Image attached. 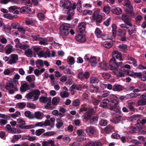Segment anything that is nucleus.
Segmentation results:
<instances>
[{
    "label": "nucleus",
    "mask_w": 146,
    "mask_h": 146,
    "mask_svg": "<svg viewBox=\"0 0 146 146\" xmlns=\"http://www.w3.org/2000/svg\"><path fill=\"white\" fill-rule=\"evenodd\" d=\"M115 57L119 61L123 60L121 53L117 51H114L112 53V58L110 60V65H112L113 66H117L118 65V63L115 60Z\"/></svg>",
    "instance_id": "1"
},
{
    "label": "nucleus",
    "mask_w": 146,
    "mask_h": 146,
    "mask_svg": "<svg viewBox=\"0 0 146 146\" xmlns=\"http://www.w3.org/2000/svg\"><path fill=\"white\" fill-rule=\"evenodd\" d=\"M40 94V92L39 90H33L28 93L25 96V98L28 100L31 99H33V100L35 101L38 99Z\"/></svg>",
    "instance_id": "2"
},
{
    "label": "nucleus",
    "mask_w": 146,
    "mask_h": 146,
    "mask_svg": "<svg viewBox=\"0 0 146 146\" xmlns=\"http://www.w3.org/2000/svg\"><path fill=\"white\" fill-rule=\"evenodd\" d=\"M70 26L68 23H64L61 25L60 27V35L66 36L69 33Z\"/></svg>",
    "instance_id": "3"
},
{
    "label": "nucleus",
    "mask_w": 146,
    "mask_h": 146,
    "mask_svg": "<svg viewBox=\"0 0 146 146\" xmlns=\"http://www.w3.org/2000/svg\"><path fill=\"white\" fill-rule=\"evenodd\" d=\"M125 9L127 13L130 17H135L136 15L133 11V9L131 5L129 3H126L124 5Z\"/></svg>",
    "instance_id": "4"
},
{
    "label": "nucleus",
    "mask_w": 146,
    "mask_h": 146,
    "mask_svg": "<svg viewBox=\"0 0 146 146\" xmlns=\"http://www.w3.org/2000/svg\"><path fill=\"white\" fill-rule=\"evenodd\" d=\"M6 89L9 91L10 94H13L15 91H17V87L14 85L11 81H9L7 83Z\"/></svg>",
    "instance_id": "5"
},
{
    "label": "nucleus",
    "mask_w": 146,
    "mask_h": 146,
    "mask_svg": "<svg viewBox=\"0 0 146 146\" xmlns=\"http://www.w3.org/2000/svg\"><path fill=\"white\" fill-rule=\"evenodd\" d=\"M72 4L70 1H65L64 2L60 1V6L62 7H64V9H66L68 11L71 9Z\"/></svg>",
    "instance_id": "6"
},
{
    "label": "nucleus",
    "mask_w": 146,
    "mask_h": 146,
    "mask_svg": "<svg viewBox=\"0 0 146 146\" xmlns=\"http://www.w3.org/2000/svg\"><path fill=\"white\" fill-rule=\"evenodd\" d=\"M110 68L111 70H113L117 77H122L124 76V74L123 72L119 70L117 68L113 66L112 65H110Z\"/></svg>",
    "instance_id": "7"
},
{
    "label": "nucleus",
    "mask_w": 146,
    "mask_h": 146,
    "mask_svg": "<svg viewBox=\"0 0 146 146\" xmlns=\"http://www.w3.org/2000/svg\"><path fill=\"white\" fill-rule=\"evenodd\" d=\"M93 19L94 21H96V24L97 25H99V23H100L102 19L101 16L99 15L98 11H95L93 15Z\"/></svg>",
    "instance_id": "8"
},
{
    "label": "nucleus",
    "mask_w": 146,
    "mask_h": 146,
    "mask_svg": "<svg viewBox=\"0 0 146 146\" xmlns=\"http://www.w3.org/2000/svg\"><path fill=\"white\" fill-rule=\"evenodd\" d=\"M119 104V102L116 99H112L108 101V106L110 107V110H113L116 108Z\"/></svg>",
    "instance_id": "9"
},
{
    "label": "nucleus",
    "mask_w": 146,
    "mask_h": 146,
    "mask_svg": "<svg viewBox=\"0 0 146 146\" xmlns=\"http://www.w3.org/2000/svg\"><path fill=\"white\" fill-rule=\"evenodd\" d=\"M128 25V26L130 27V29H129L128 30L129 34V35H132L133 34L136 33L137 31V27L135 25H132L131 23H129Z\"/></svg>",
    "instance_id": "10"
},
{
    "label": "nucleus",
    "mask_w": 146,
    "mask_h": 146,
    "mask_svg": "<svg viewBox=\"0 0 146 146\" xmlns=\"http://www.w3.org/2000/svg\"><path fill=\"white\" fill-rule=\"evenodd\" d=\"M18 56L16 54H11L10 56V59L8 62V63L12 64L16 63L18 60Z\"/></svg>",
    "instance_id": "11"
},
{
    "label": "nucleus",
    "mask_w": 146,
    "mask_h": 146,
    "mask_svg": "<svg viewBox=\"0 0 146 146\" xmlns=\"http://www.w3.org/2000/svg\"><path fill=\"white\" fill-rule=\"evenodd\" d=\"M86 26V25L85 22H81L77 28V32L79 33H83L85 31Z\"/></svg>",
    "instance_id": "12"
},
{
    "label": "nucleus",
    "mask_w": 146,
    "mask_h": 146,
    "mask_svg": "<svg viewBox=\"0 0 146 146\" xmlns=\"http://www.w3.org/2000/svg\"><path fill=\"white\" fill-rule=\"evenodd\" d=\"M100 81L99 79L96 77L92 76L90 78V83L94 87L96 86Z\"/></svg>",
    "instance_id": "13"
},
{
    "label": "nucleus",
    "mask_w": 146,
    "mask_h": 146,
    "mask_svg": "<svg viewBox=\"0 0 146 146\" xmlns=\"http://www.w3.org/2000/svg\"><path fill=\"white\" fill-rule=\"evenodd\" d=\"M96 131V129L94 127L91 126L87 127L86 129V132L89 135L94 134Z\"/></svg>",
    "instance_id": "14"
},
{
    "label": "nucleus",
    "mask_w": 146,
    "mask_h": 146,
    "mask_svg": "<svg viewBox=\"0 0 146 146\" xmlns=\"http://www.w3.org/2000/svg\"><path fill=\"white\" fill-rule=\"evenodd\" d=\"M5 49L6 50V54H10L14 50L13 46L9 44H8L5 46Z\"/></svg>",
    "instance_id": "15"
},
{
    "label": "nucleus",
    "mask_w": 146,
    "mask_h": 146,
    "mask_svg": "<svg viewBox=\"0 0 146 146\" xmlns=\"http://www.w3.org/2000/svg\"><path fill=\"white\" fill-rule=\"evenodd\" d=\"M76 40L78 42H84L86 40L85 37L83 35H78L76 36Z\"/></svg>",
    "instance_id": "16"
},
{
    "label": "nucleus",
    "mask_w": 146,
    "mask_h": 146,
    "mask_svg": "<svg viewBox=\"0 0 146 146\" xmlns=\"http://www.w3.org/2000/svg\"><path fill=\"white\" fill-rule=\"evenodd\" d=\"M42 144V146H56L54 143V141L52 140L43 141Z\"/></svg>",
    "instance_id": "17"
},
{
    "label": "nucleus",
    "mask_w": 146,
    "mask_h": 146,
    "mask_svg": "<svg viewBox=\"0 0 146 146\" xmlns=\"http://www.w3.org/2000/svg\"><path fill=\"white\" fill-rule=\"evenodd\" d=\"M30 89V88L29 85L27 84L26 83L23 84L20 88V90L22 92H24Z\"/></svg>",
    "instance_id": "18"
},
{
    "label": "nucleus",
    "mask_w": 146,
    "mask_h": 146,
    "mask_svg": "<svg viewBox=\"0 0 146 146\" xmlns=\"http://www.w3.org/2000/svg\"><path fill=\"white\" fill-rule=\"evenodd\" d=\"M132 17H130L129 15L125 14H123L121 16V20L124 22H130L129 21L131 20V18Z\"/></svg>",
    "instance_id": "19"
},
{
    "label": "nucleus",
    "mask_w": 146,
    "mask_h": 146,
    "mask_svg": "<svg viewBox=\"0 0 146 146\" xmlns=\"http://www.w3.org/2000/svg\"><path fill=\"white\" fill-rule=\"evenodd\" d=\"M121 115H117L110 119V121L114 123H118L121 121Z\"/></svg>",
    "instance_id": "20"
},
{
    "label": "nucleus",
    "mask_w": 146,
    "mask_h": 146,
    "mask_svg": "<svg viewBox=\"0 0 146 146\" xmlns=\"http://www.w3.org/2000/svg\"><path fill=\"white\" fill-rule=\"evenodd\" d=\"M142 128H139L138 126L136 127H133L131 128L130 129V132L133 133H137L138 132H142L141 131Z\"/></svg>",
    "instance_id": "21"
},
{
    "label": "nucleus",
    "mask_w": 146,
    "mask_h": 146,
    "mask_svg": "<svg viewBox=\"0 0 146 146\" xmlns=\"http://www.w3.org/2000/svg\"><path fill=\"white\" fill-rule=\"evenodd\" d=\"M34 115L35 118L38 119H41L43 118V114L40 111H38L35 113Z\"/></svg>",
    "instance_id": "22"
},
{
    "label": "nucleus",
    "mask_w": 146,
    "mask_h": 146,
    "mask_svg": "<svg viewBox=\"0 0 146 146\" xmlns=\"http://www.w3.org/2000/svg\"><path fill=\"white\" fill-rule=\"evenodd\" d=\"M92 115L90 114L88 112H87L85 113L84 115L82 116V117L83 119V120L86 121H87L89 119H90Z\"/></svg>",
    "instance_id": "23"
},
{
    "label": "nucleus",
    "mask_w": 146,
    "mask_h": 146,
    "mask_svg": "<svg viewBox=\"0 0 146 146\" xmlns=\"http://www.w3.org/2000/svg\"><path fill=\"white\" fill-rule=\"evenodd\" d=\"M112 12L114 14L117 15H119L122 13V10L119 7H115L113 9Z\"/></svg>",
    "instance_id": "24"
},
{
    "label": "nucleus",
    "mask_w": 146,
    "mask_h": 146,
    "mask_svg": "<svg viewBox=\"0 0 146 146\" xmlns=\"http://www.w3.org/2000/svg\"><path fill=\"white\" fill-rule=\"evenodd\" d=\"M123 89V87L122 86L115 84L113 86V90L114 91L119 92Z\"/></svg>",
    "instance_id": "25"
},
{
    "label": "nucleus",
    "mask_w": 146,
    "mask_h": 146,
    "mask_svg": "<svg viewBox=\"0 0 146 146\" xmlns=\"http://www.w3.org/2000/svg\"><path fill=\"white\" fill-rule=\"evenodd\" d=\"M108 101L109 100L108 99H104L102 102L101 103L100 105V106L104 108H106L107 106H108Z\"/></svg>",
    "instance_id": "26"
},
{
    "label": "nucleus",
    "mask_w": 146,
    "mask_h": 146,
    "mask_svg": "<svg viewBox=\"0 0 146 146\" xmlns=\"http://www.w3.org/2000/svg\"><path fill=\"white\" fill-rule=\"evenodd\" d=\"M96 57L91 56L89 62L91 63V65L92 66H95L96 64Z\"/></svg>",
    "instance_id": "27"
},
{
    "label": "nucleus",
    "mask_w": 146,
    "mask_h": 146,
    "mask_svg": "<svg viewBox=\"0 0 146 146\" xmlns=\"http://www.w3.org/2000/svg\"><path fill=\"white\" fill-rule=\"evenodd\" d=\"M127 74L131 76H133L134 75H135L138 78H140L141 76L142 75L141 72H132V73H130V72H129L128 71H127Z\"/></svg>",
    "instance_id": "28"
},
{
    "label": "nucleus",
    "mask_w": 146,
    "mask_h": 146,
    "mask_svg": "<svg viewBox=\"0 0 146 146\" xmlns=\"http://www.w3.org/2000/svg\"><path fill=\"white\" fill-rule=\"evenodd\" d=\"M33 52L31 49L28 48L25 51V54L28 57H31L32 56Z\"/></svg>",
    "instance_id": "29"
},
{
    "label": "nucleus",
    "mask_w": 146,
    "mask_h": 146,
    "mask_svg": "<svg viewBox=\"0 0 146 146\" xmlns=\"http://www.w3.org/2000/svg\"><path fill=\"white\" fill-rule=\"evenodd\" d=\"M102 144L101 142H90L87 144L86 146H102Z\"/></svg>",
    "instance_id": "30"
},
{
    "label": "nucleus",
    "mask_w": 146,
    "mask_h": 146,
    "mask_svg": "<svg viewBox=\"0 0 146 146\" xmlns=\"http://www.w3.org/2000/svg\"><path fill=\"white\" fill-rule=\"evenodd\" d=\"M95 33L96 35L98 38H100L102 35V32L98 28H96Z\"/></svg>",
    "instance_id": "31"
},
{
    "label": "nucleus",
    "mask_w": 146,
    "mask_h": 146,
    "mask_svg": "<svg viewBox=\"0 0 146 146\" xmlns=\"http://www.w3.org/2000/svg\"><path fill=\"white\" fill-rule=\"evenodd\" d=\"M60 101V98L58 97H55L52 100V102L54 105H56Z\"/></svg>",
    "instance_id": "32"
},
{
    "label": "nucleus",
    "mask_w": 146,
    "mask_h": 146,
    "mask_svg": "<svg viewBox=\"0 0 146 146\" xmlns=\"http://www.w3.org/2000/svg\"><path fill=\"white\" fill-rule=\"evenodd\" d=\"M39 41V44H40L46 45L48 44L47 40L44 38L40 37Z\"/></svg>",
    "instance_id": "33"
},
{
    "label": "nucleus",
    "mask_w": 146,
    "mask_h": 146,
    "mask_svg": "<svg viewBox=\"0 0 146 146\" xmlns=\"http://www.w3.org/2000/svg\"><path fill=\"white\" fill-rule=\"evenodd\" d=\"M60 95L62 98H67L69 96V93L65 91L62 92L60 93Z\"/></svg>",
    "instance_id": "34"
},
{
    "label": "nucleus",
    "mask_w": 146,
    "mask_h": 146,
    "mask_svg": "<svg viewBox=\"0 0 146 146\" xmlns=\"http://www.w3.org/2000/svg\"><path fill=\"white\" fill-rule=\"evenodd\" d=\"M117 26L115 24H113L112 25V35L114 37H115L116 36L117 34Z\"/></svg>",
    "instance_id": "35"
},
{
    "label": "nucleus",
    "mask_w": 146,
    "mask_h": 146,
    "mask_svg": "<svg viewBox=\"0 0 146 146\" xmlns=\"http://www.w3.org/2000/svg\"><path fill=\"white\" fill-rule=\"evenodd\" d=\"M21 137V135H15L13 138L11 140V141L13 143H15Z\"/></svg>",
    "instance_id": "36"
},
{
    "label": "nucleus",
    "mask_w": 146,
    "mask_h": 146,
    "mask_svg": "<svg viewBox=\"0 0 146 146\" xmlns=\"http://www.w3.org/2000/svg\"><path fill=\"white\" fill-rule=\"evenodd\" d=\"M99 67L102 69H106L107 68L106 63L104 61L100 63Z\"/></svg>",
    "instance_id": "37"
},
{
    "label": "nucleus",
    "mask_w": 146,
    "mask_h": 146,
    "mask_svg": "<svg viewBox=\"0 0 146 146\" xmlns=\"http://www.w3.org/2000/svg\"><path fill=\"white\" fill-rule=\"evenodd\" d=\"M125 23H122L119 26L120 27L123 29H128L129 28L128 27V24L129 23H130V22H124Z\"/></svg>",
    "instance_id": "38"
},
{
    "label": "nucleus",
    "mask_w": 146,
    "mask_h": 146,
    "mask_svg": "<svg viewBox=\"0 0 146 146\" xmlns=\"http://www.w3.org/2000/svg\"><path fill=\"white\" fill-rule=\"evenodd\" d=\"M80 104V101L78 99H77L72 102V105L74 106H79Z\"/></svg>",
    "instance_id": "39"
},
{
    "label": "nucleus",
    "mask_w": 146,
    "mask_h": 146,
    "mask_svg": "<svg viewBox=\"0 0 146 146\" xmlns=\"http://www.w3.org/2000/svg\"><path fill=\"white\" fill-rule=\"evenodd\" d=\"M110 92L109 91H104L103 92V94L101 96H100V98L106 97L110 94Z\"/></svg>",
    "instance_id": "40"
},
{
    "label": "nucleus",
    "mask_w": 146,
    "mask_h": 146,
    "mask_svg": "<svg viewBox=\"0 0 146 146\" xmlns=\"http://www.w3.org/2000/svg\"><path fill=\"white\" fill-rule=\"evenodd\" d=\"M25 116L29 119H32L34 118L33 115L31 114V112L29 111H26L25 113Z\"/></svg>",
    "instance_id": "41"
},
{
    "label": "nucleus",
    "mask_w": 146,
    "mask_h": 146,
    "mask_svg": "<svg viewBox=\"0 0 146 146\" xmlns=\"http://www.w3.org/2000/svg\"><path fill=\"white\" fill-rule=\"evenodd\" d=\"M45 131L43 129H41L36 130L35 131L36 134L37 136H40L42 133Z\"/></svg>",
    "instance_id": "42"
},
{
    "label": "nucleus",
    "mask_w": 146,
    "mask_h": 146,
    "mask_svg": "<svg viewBox=\"0 0 146 146\" xmlns=\"http://www.w3.org/2000/svg\"><path fill=\"white\" fill-rule=\"evenodd\" d=\"M20 113L19 111H17L15 113H13L11 115V117L14 119L20 117Z\"/></svg>",
    "instance_id": "43"
},
{
    "label": "nucleus",
    "mask_w": 146,
    "mask_h": 146,
    "mask_svg": "<svg viewBox=\"0 0 146 146\" xmlns=\"http://www.w3.org/2000/svg\"><path fill=\"white\" fill-rule=\"evenodd\" d=\"M91 100L93 104L95 105H97L100 102L99 100L93 97H91Z\"/></svg>",
    "instance_id": "44"
},
{
    "label": "nucleus",
    "mask_w": 146,
    "mask_h": 146,
    "mask_svg": "<svg viewBox=\"0 0 146 146\" xmlns=\"http://www.w3.org/2000/svg\"><path fill=\"white\" fill-rule=\"evenodd\" d=\"M76 138L78 139V141H83L85 140L86 139L84 135V134H82L79 135H77Z\"/></svg>",
    "instance_id": "45"
},
{
    "label": "nucleus",
    "mask_w": 146,
    "mask_h": 146,
    "mask_svg": "<svg viewBox=\"0 0 146 146\" xmlns=\"http://www.w3.org/2000/svg\"><path fill=\"white\" fill-rule=\"evenodd\" d=\"M32 48L34 53L37 54L38 53L40 49V48L39 46H33Z\"/></svg>",
    "instance_id": "46"
},
{
    "label": "nucleus",
    "mask_w": 146,
    "mask_h": 146,
    "mask_svg": "<svg viewBox=\"0 0 146 146\" xmlns=\"http://www.w3.org/2000/svg\"><path fill=\"white\" fill-rule=\"evenodd\" d=\"M103 11L104 12L107 14H108L110 11V9L108 5L105 6L103 8Z\"/></svg>",
    "instance_id": "47"
},
{
    "label": "nucleus",
    "mask_w": 146,
    "mask_h": 146,
    "mask_svg": "<svg viewBox=\"0 0 146 146\" xmlns=\"http://www.w3.org/2000/svg\"><path fill=\"white\" fill-rule=\"evenodd\" d=\"M21 130L18 128H13L11 133H21Z\"/></svg>",
    "instance_id": "48"
},
{
    "label": "nucleus",
    "mask_w": 146,
    "mask_h": 146,
    "mask_svg": "<svg viewBox=\"0 0 146 146\" xmlns=\"http://www.w3.org/2000/svg\"><path fill=\"white\" fill-rule=\"evenodd\" d=\"M138 104L139 105H145L146 104V100L143 99L139 100L138 101Z\"/></svg>",
    "instance_id": "49"
},
{
    "label": "nucleus",
    "mask_w": 146,
    "mask_h": 146,
    "mask_svg": "<svg viewBox=\"0 0 146 146\" xmlns=\"http://www.w3.org/2000/svg\"><path fill=\"white\" fill-rule=\"evenodd\" d=\"M113 127L110 125H109L104 129V131H105L109 132L111 131L113 129Z\"/></svg>",
    "instance_id": "50"
},
{
    "label": "nucleus",
    "mask_w": 146,
    "mask_h": 146,
    "mask_svg": "<svg viewBox=\"0 0 146 146\" xmlns=\"http://www.w3.org/2000/svg\"><path fill=\"white\" fill-rule=\"evenodd\" d=\"M19 127L22 129H29L33 128L34 126L33 125H31L22 127Z\"/></svg>",
    "instance_id": "51"
},
{
    "label": "nucleus",
    "mask_w": 146,
    "mask_h": 146,
    "mask_svg": "<svg viewBox=\"0 0 146 146\" xmlns=\"http://www.w3.org/2000/svg\"><path fill=\"white\" fill-rule=\"evenodd\" d=\"M134 103L133 102L129 103L128 104V106L129 109L132 111H135V109L133 107V105H134Z\"/></svg>",
    "instance_id": "52"
},
{
    "label": "nucleus",
    "mask_w": 146,
    "mask_h": 146,
    "mask_svg": "<svg viewBox=\"0 0 146 146\" xmlns=\"http://www.w3.org/2000/svg\"><path fill=\"white\" fill-rule=\"evenodd\" d=\"M18 107L20 109H23L26 106L25 103L24 102H20L17 104Z\"/></svg>",
    "instance_id": "53"
},
{
    "label": "nucleus",
    "mask_w": 146,
    "mask_h": 146,
    "mask_svg": "<svg viewBox=\"0 0 146 146\" xmlns=\"http://www.w3.org/2000/svg\"><path fill=\"white\" fill-rule=\"evenodd\" d=\"M119 47L123 51L126 50L127 48L126 45L124 44H121L119 45Z\"/></svg>",
    "instance_id": "54"
},
{
    "label": "nucleus",
    "mask_w": 146,
    "mask_h": 146,
    "mask_svg": "<svg viewBox=\"0 0 146 146\" xmlns=\"http://www.w3.org/2000/svg\"><path fill=\"white\" fill-rule=\"evenodd\" d=\"M100 125L102 126H105L107 124V121L104 119H101L99 122Z\"/></svg>",
    "instance_id": "55"
},
{
    "label": "nucleus",
    "mask_w": 146,
    "mask_h": 146,
    "mask_svg": "<svg viewBox=\"0 0 146 146\" xmlns=\"http://www.w3.org/2000/svg\"><path fill=\"white\" fill-rule=\"evenodd\" d=\"M26 78V80L29 82H30L32 80L34 81L35 79V77L32 78L30 75H28L27 76Z\"/></svg>",
    "instance_id": "56"
},
{
    "label": "nucleus",
    "mask_w": 146,
    "mask_h": 146,
    "mask_svg": "<svg viewBox=\"0 0 146 146\" xmlns=\"http://www.w3.org/2000/svg\"><path fill=\"white\" fill-rule=\"evenodd\" d=\"M4 16L7 18H8L10 19H12L14 17L12 16L10 14H5L4 15Z\"/></svg>",
    "instance_id": "57"
},
{
    "label": "nucleus",
    "mask_w": 146,
    "mask_h": 146,
    "mask_svg": "<svg viewBox=\"0 0 146 146\" xmlns=\"http://www.w3.org/2000/svg\"><path fill=\"white\" fill-rule=\"evenodd\" d=\"M111 137L112 138L117 139H118L120 138L119 135L116 133H113L111 135Z\"/></svg>",
    "instance_id": "58"
},
{
    "label": "nucleus",
    "mask_w": 146,
    "mask_h": 146,
    "mask_svg": "<svg viewBox=\"0 0 146 146\" xmlns=\"http://www.w3.org/2000/svg\"><path fill=\"white\" fill-rule=\"evenodd\" d=\"M38 19L41 20H43L44 18V15L42 13H39L37 15Z\"/></svg>",
    "instance_id": "59"
},
{
    "label": "nucleus",
    "mask_w": 146,
    "mask_h": 146,
    "mask_svg": "<svg viewBox=\"0 0 146 146\" xmlns=\"http://www.w3.org/2000/svg\"><path fill=\"white\" fill-rule=\"evenodd\" d=\"M31 37L34 40H38L40 39V37L39 36L37 35H35L34 34L32 35H31Z\"/></svg>",
    "instance_id": "60"
},
{
    "label": "nucleus",
    "mask_w": 146,
    "mask_h": 146,
    "mask_svg": "<svg viewBox=\"0 0 146 146\" xmlns=\"http://www.w3.org/2000/svg\"><path fill=\"white\" fill-rule=\"evenodd\" d=\"M17 122L18 124L22 125H24L25 124V121L21 118L17 119Z\"/></svg>",
    "instance_id": "61"
},
{
    "label": "nucleus",
    "mask_w": 146,
    "mask_h": 146,
    "mask_svg": "<svg viewBox=\"0 0 146 146\" xmlns=\"http://www.w3.org/2000/svg\"><path fill=\"white\" fill-rule=\"evenodd\" d=\"M142 17L140 15H139L135 18V21L136 23H139L140 21L142 19Z\"/></svg>",
    "instance_id": "62"
},
{
    "label": "nucleus",
    "mask_w": 146,
    "mask_h": 146,
    "mask_svg": "<svg viewBox=\"0 0 146 146\" xmlns=\"http://www.w3.org/2000/svg\"><path fill=\"white\" fill-rule=\"evenodd\" d=\"M48 98L45 97H41L40 99V102L45 103L48 101Z\"/></svg>",
    "instance_id": "63"
},
{
    "label": "nucleus",
    "mask_w": 146,
    "mask_h": 146,
    "mask_svg": "<svg viewBox=\"0 0 146 146\" xmlns=\"http://www.w3.org/2000/svg\"><path fill=\"white\" fill-rule=\"evenodd\" d=\"M7 120L5 119H1L0 120V124L1 125H4L7 123Z\"/></svg>",
    "instance_id": "64"
}]
</instances>
